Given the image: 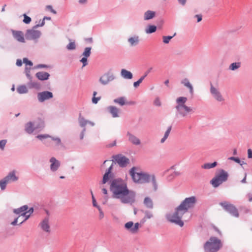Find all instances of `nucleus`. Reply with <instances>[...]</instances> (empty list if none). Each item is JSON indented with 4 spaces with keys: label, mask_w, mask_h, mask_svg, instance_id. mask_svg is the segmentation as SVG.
I'll use <instances>...</instances> for the list:
<instances>
[{
    "label": "nucleus",
    "mask_w": 252,
    "mask_h": 252,
    "mask_svg": "<svg viewBox=\"0 0 252 252\" xmlns=\"http://www.w3.org/2000/svg\"><path fill=\"white\" fill-rule=\"evenodd\" d=\"M80 62L83 63V67L85 66L87 64V58L84 57L80 60Z\"/></svg>",
    "instance_id": "3c124183"
},
{
    "label": "nucleus",
    "mask_w": 252,
    "mask_h": 252,
    "mask_svg": "<svg viewBox=\"0 0 252 252\" xmlns=\"http://www.w3.org/2000/svg\"><path fill=\"white\" fill-rule=\"evenodd\" d=\"M220 205L221 206L225 211L229 212L232 216L236 217L239 216L238 210L233 205L226 201L220 202Z\"/></svg>",
    "instance_id": "1a4fd4ad"
},
{
    "label": "nucleus",
    "mask_w": 252,
    "mask_h": 252,
    "mask_svg": "<svg viewBox=\"0 0 252 252\" xmlns=\"http://www.w3.org/2000/svg\"><path fill=\"white\" fill-rule=\"evenodd\" d=\"M196 201V199L194 196L186 198L178 206L179 210L186 213L189 209L192 208L194 206Z\"/></svg>",
    "instance_id": "6e6552de"
},
{
    "label": "nucleus",
    "mask_w": 252,
    "mask_h": 252,
    "mask_svg": "<svg viewBox=\"0 0 252 252\" xmlns=\"http://www.w3.org/2000/svg\"><path fill=\"white\" fill-rule=\"evenodd\" d=\"M217 165V162L215 161L213 163H206L201 166V167L203 169H208L214 168Z\"/></svg>",
    "instance_id": "c85d7f7f"
},
{
    "label": "nucleus",
    "mask_w": 252,
    "mask_h": 252,
    "mask_svg": "<svg viewBox=\"0 0 252 252\" xmlns=\"http://www.w3.org/2000/svg\"><path fill=\"white\" fill-rule=\"evenodd\" d=\"M241 66V63L240 62H236L230 64L229 66V69L231 70H235Z\"/></svg>",
    "instance_id": "7c9ffc66"
},
{
    "label": "nucleus",
    "mask_w": 252,
    "mask_h": 252,
    "mask_svg": "<svg viewBox=\"0 0 252 252\" xmlns=\"http://www.w3.org/2000/svg\"><path fill=\"white\" fill-rule=\"evenodd\" d=\"M110 190L114 198L119 199L123 203H132L135 201V193L129 190L126 183L120 179L113 180L110 185Z\"/></svg>",
    "instance_id": "f257e3e1"
},
{
    "label": "nucleus",
    "mask_w": 252,
    "mask_h": 252,
    "mask_svg": "<svg viewBox=\"0 0 252 252\" xmlns=\"http://www.w3.org/2000/svg\"><path fill=\"white\" fill-rule=\"evenodd\" d=\"M121 75L126 79H131L132 78V74L130 71L125 69H122Z\"/></svg>",
    "instance_id": "bb28decb"
},
{
    "label": "nucleus",
    "mask_w": 252,
    "mask_h": 252,
    "mask_svg": "<svg viewBox=\"0 0 252 252\" xmlns=\"http://www.w3.org/2000/svg\"><path fill=\"white\" fill-rule=\"evenodd\" d=\"M125 226L126 229L129 230L131 232V229L133 228V223L132 221L127 222L125 224Z\"/></svg>",
    "instance_id": "ea45409f"
},
{
    "label": "nucleus",
    "mask_w": 252,
    "mask_h": 252,
    "mask_svg": "<svg viewBox=\"0 0 252 252\" xmlns=\"http://www.w3.org/2000/svg\"><path fill=\"white\" fill-rule=\"evenodd\" d=\"M228 172L223 169L220 170L211 180L210 183L214 188H217L223 182H226L228 178Z\"/></svg>",
    "instance_id": "39448f33"
},
{
    "label": "nucleus",
    "mask_w": 252,
    "mask_h": 252,
    "mask_svg": "<svg viewBox=\"0 0 252 252\" xmlns=\"http://www.w3.org/2000/svg\"><path fill=\"white\" fill-rule=\"evenodd\" d=\"M182 83L186 87H188L189 89V91L191 94H193V87L189 82V80L187 78L184 79L182 81Z\"/></svg>",
    "instance_id": "cd10ccee"
},
{
    "label": "nucleus",
    "mask_w": 252,
    "mask_h": 252,
    "mask_svg": "<svg viewBox=\"0 0 252 252\" xmlns=\"http://www.w3.org/2000/svg\"><path fill=\"white\" fill-rule=\"evenodd\" d=\"M176 35V33L173 36H163V42L167 44L169 42L170 40Z\"/></svg>",
    "instance_id": "4c0bfd02"
},
{
    "label": "nucleus",
    "mask_w": 252,
    "mask_h": 252,
    "mask_svg": "<svg viewBox=\"0 0 252 252\" xmlns=\"http://www.w3.org/2000/svg\"><path fill=\"white\" fill-rule=\"evenodd\" d=\"M139 227V223L137 222V223H135L134 225H133V228L131 229V233H135L137 232Z\"/></svg>",
    "instance_id": "79ce46f5"
},
{
    "label": "nucleus",
    "mask_w": 252,
    "mask_h": 252,
    "mask_svg": "<svg viewBox=\"0 0 252 252\" xmlns=\"http://www.w3.org/2000/svg\"><path fill=\"white\" fill-rule=\"evenodd\" d=\"M195 16L197 19V22H199L202 20V15H196Z\"/></svg>",
    "instance_id": "0e129e2a"
},
{
    "label": "nucleus",
    "mask_w": 252,
    "mask_h": 252,
    "mask_svg": "<svg viewBox=\"0 0 252 252\" xmlns=\"http://www.w3.org/2000/svg\"><path fill=\"white\" fill-rule=\"evenodd\" d=\"M171 129V126H169L165 132L163 137L161 139V143H163L167 138Z\"/></svg>",
    "instance_id": "c9c22d12"
},
{
    "label": "nucleus",
    "mask_w": 252,
    "mask_h": 252,
    "mask_svg": "<svg viewBox=\"0 0 252 252\" xmlns=\"http://www.w3.org/2000/svg\"><path fill=\"white\" fill-rule=\"evenodd\" d=\"M53 96V94L48 91L42 92L38 93L37 94V98L40 102H43L46 100L52 98Z\"/></svg>",
    "instance_id": "4468645a"
},
{
    "label": "nucleus",
    "mask_w": 252,
    "mask_h": 252,
    "mask_svg": "<svg viewBox=\"0 0 252 252\" xmlns=\"http://www.w3.org/2000/svg\"><path fill=\"white\" fill-rule=\"evenodd\" d=\"M186 97H179L176 99L177 105L176 109H177L178 113L183 117L187 116L188 114L191 113L193 109L191 107H189L186 105L187 101Z\"/></svg>",
    "instance_id": "20e7f679"
},
{
    "label": "nucleus",
    "mask_w": 252,
    "mask_h": 252,
    "mask_svg": "<svg viewBox=\"0 0 252 252\" xmlns=\"http://www.w3.org/2000/svg\"><path fill=\"white\" fill-rule=\"evenodd\" d=\"M46 8L49 10L51 11V12L53 13L54 14H56V11L55 10H54L53 8H52V6H51V5H47L46 6Z\"/></svg>",
    "instance_id": "680f3d73"
},
{
    "label": "nucleus",
    "mask_w": 252,
    "mask_h": 252,
    "mask_svg": "<svg viewBox=\"0 0 252 252\" xmlns=\"http://www.w3.org/2000/svg\"><path fill=\"white\" fill-rule=\"evenodd\" d=\"M25 72H26V74L28 78H31L30 69L28 68V67H26V68H25Z\"/></svg>",
    "instance_id": "052dcab7"
},
{
    "label": "nucleus",
    "mask_w": 252,
    "mask_h": 252,
    "mask_svg": "<svg viewBox=\"0 0 252 252\" xmlns=\"http://www.w3.org/2000/svg\"><path fill=\"white\" fill-rule=\"evenodd\" d=\"M115 161L120 166H126L129 163V159L122 155H116L114 157Z\"/></svg>",
    "instance_id": "ddd939ff"
},
{
    "label": "nucleus",
    "mask_w": 252,
    "mask_h": 252,
    "mask_svg": "<svg viewBox=\"0 0 252 252\" xmlns=\"http://www.w3.org/2000/svg\"><path fill=\"white\" fill-rule=\"evenodd\" d=\"M210 92L213 97L218 101H222L224 98L221 94L220 91L213 85H211L210 88Z\"/></svg>",
    "instance_id": "2eb2a0df"
},
{
    "label": "nucleus",
    "mask_w": 252,
    "mask_h": 252,
    "mask_svg": "<svg viewBox=\"0 0 252 252\" xmlns=\"http://www.w3.org/2000/svg\"><path fill=\"white\" fill-rule=\"evenodd\" d=\"M184 214L185 213L179 210V208L178 207L174 213L167 214L166 215V218L170 222L175 223L180 226H183L184 222L181 220V218Z\"/></svg>",
    "instance_id": "423d86ee"
},
{
    "label": "nucleus",
    "mask_w": 252,
    "mask_h": 252,
    "mask_svg": "<svg viewBox=\"0 0 252 252\" xmlns=\"http://www.w3.org/2000/svg\"><path fill=\"white\" fill-rule=\"evenodd\" d=\"M28 209L29 207L27 205H24L19 208L14 210V213L19 214V216H21V218H24L22 221L20 222V224H21L28 220L31 215L33 213V209L32 208H31L29 210Z\"/></svg>",
    "instance_id": "0eeeda50"
},
{
    "label": "nucleus",
    "mask_w": 252,
    "mask_h": 252,
    "mask_svg": "<svg viewBox=\"0 0 252 252\" xmlns=\"http://www.w3.org/2000/svg\"><path fill=\"white\" fill-rule=\"evenodd\" d=\"M157 27L154 25H150L145 30V32L147 33H151L154 32L156 31Z\"/></svg>",
    "instance_id": "f704fd0d"
},
{
    "label": "nucleus",
    "mask_w": 252,
    "mask_h": 252,
    "mask_svg": "<svg viewBox=\"0 0 252 252\" xmlns=\"http://www.w3.org/2000/svg\"><path fill=\"white\" fill-rule=\"evenodd\" d=\"M91 193H92V199H93V206L97 208H98L100 207L99 206H98L97 204V203H96V200L95 199L94 197V196L93 195V193L92 192V191H91Z\"/></svg>",
    "instance_id": "49530a36"
},
{
    "label": "nucleus",
    "mask_w": 252,
    "mask_h": 252,
    "mask_svg": "<svg viewBox=\"0 0 252 252\" xmlns=\"http://www.w3.org/2000/svg\"><path fill=\"white\" fill-rule=\"evenodd\" d=\"M21 218V216H18L13 221H12L11 224L13 225H15L17 224L19 220Z\"/></svg>",
    "instance_id": "bf43d9fd"
},
{
    "label": "nucleus",
    "mask_w": 252,
    "mask_h": 252,
    "mask_svg": "<svg viewBox=\"0 0 252 252\" xmlns=\"http://www.w3.org/2000/svg\"><path fill=\"white\" fill-rule=\"evenodd\" d=\"M8 183L5 178L0 181V187L1 189L3 190L6 187V185Z\"/></svg>",
    "instance_id": "58836bf2"
},
{
    "label": "nucleus",
    "mask_w": 252,
    "mask_h": 252,
    "mask_svg": "<svg viewBox=\"0 0 252 252\" xmlns=\"http://www.w3.org/2000/svg\"><path fill=\"white\" fill-rule=\"evenodd\" d=\"M150 72V70L147 71L145 75L142 77H141V78L136 82H135L134 83H133V86L134 87H137L138 86H139L140 84L142 82V81L143 80V79L145 78V77L148 75V74L149 73V72Z\"/></svg>",
    "instance_id": "72a5a7b5"
},
{
    "label": "nucleus",
    "mask_w": 252,
    "mask_h": 252,
    "mask_svg": "<svg viewBox=\"0 0 252 252\" xmlns=\"http://www.w3.org/2000/svg\"><path fill=\"white\" fill-rule=\"evenodd\" d=\"M107 163L110 164V166H109L108 170L106 171V173H105V174L103 176V180H102V184H105L109 180V179L110 178V174L111 173V171L112 170V167L113 165V161H111V160H105L103 163L102 168H103L105 166V165Z\"/></svg>",
    "instance_id": "9b49d317"
},
{
    "label": "nucleus",
    "mask_w": 252,
    "mask_h": 252,
    "mask_svg": "<svg viewBox=\"0 0 252 252\" xmlns=\"http://www.w3.org/2000/svg\"><path fill=\"white\" fill-rule=\"evenodd\" d=\"M39 124L35 127H33L32 122L27 123L25 126L26 131L29 133H32L35 129L43 127L44 126V122L41 119H39Z\"/></svg>",
    "instance_id": "9d476101"
},
{
    "label": "nucleus",
    "mask_w": 252,
    "mask_h": 252,
    "mask_svg": "<svg viewBox=\"0 0 252 252\" xmlns=\"http://www.w3.org/2000/svg\"><path fill=\"white\" fill-rule=\"evenodd\" d=\"M23 63L26 64V65H29L30 66L32 65V63L31 61L28 60L27 58H24L23 59Z\"/></svg>",
    "instance_id": "603ef678"
},
{
    "label": "nucleus",
    "mask_w": 252,
    "mask_h": 252,
    "mask_svg": "<svg viewBox=\"0 0 252 252\" xmlns=\"http://www.w3.org/2000/svg\"><path fill=\"white\" fill-rule=\"evenodd\" d=\"M228 159L230 160H233L238 163H240V162H241L240 159L238 158L232 157L229 158Z\"/></svg>",
    "instance_id": "5fc2aeb1"
},
{
    "label": "nucleus",
    "mask_w": 252,
    "mask_h": 252,
    "mask_svg": "<svg viewBox=\"0 0 252 252\" xmlns=\"http://www.w3.org/2000/svg\"><path fill=\"white\" fill-rule=\"evenodd\" d=\"M127 136L128 137L129 141L131 142L132 144L135 145H139L140 144L141 142L140 139L136 136L129 133H127Z\"/></svg>",
    "instance_id": "412c9836"
},
{
    "label": "nucleus",
    "mask_w": 252,
    "mask_h": 252,
    "mask_svg": "<svg viewBox=\"0 0 252 252\" xmlns=\"http://www.w3.org/2000/svg\"><path fill=\"white\" fill-rule=\"evenodd\" d=\"M96 94H97V93L96 92H94V93H93L94 97H93V98L92 99V101L94 104H96L98 102V100L100 98V97H95V95H96Z\"/></svg>",
    "instance_id": "a18cd8bd"
},
{
    "label": "nucleus",
    "mask_w": 252,
    "mask_h": 252,
    "mask_svg": "<svg viewBox=\"0 0 252 252\" xmlns=\"http://www.w3.org/2000/svg\"><path fill=\"white\" fill-rule=\"evenodd\" d=\"M40 35L41 33L40 31L32 29L27 31L26 37L27 39L34 40L39 38Z\"/></svg>",
    "instance_id": "f8f14e48"
},
{
    "label": "nucleus",
    "mask_w": 252,
    "mask_h": 252,
    "mask_svg": "<svg viewBox=\"0 0 252 252\" xmlns=\"http://www.w3.org/2000/svg\"><path fill=\"white\" fill-rule=\"evenodd\" d=\"M153 217V215L151 212H145V216L144 218L143 222L145 221L147 219H150Z\"/></svg>",
    "instance_id": "c03bdc74"
},
{
    "label": "nucleus",
    "mask_w": 252,
    "mask_h": 252,
    "mask_svg": "<svg viewBox=\"0 0 252 252\" xmlns=\"http://www.w3.org/2000/svg\"><path fill=\"white\" fill-rule=\"evenodd\" d=\"M4 178L8 183L15 182L17 181L18 179V177L15 175V171L10 172Z\"/></svg>",
    "instance_id": "4be33fe9"
},
{
    "label": "nucleus",
    "mask_w": 252,
    "mask_h": 252,
    "mask_svg": "<svg viewBox=\"0 0 252 252\" xmlns=\"http://www.w3.org/2000/svg\"><path fill=\"white\" fill-rule=\"evenodd\" d=\"M23 16H24V19H23L24 23L28 24H29L31 22V18L30 17L28 16L26 14H24L23 15Z\"/></svg>",
    "instance_id": "37998d69"
},
{
    "label": "nucleus",
    "mask_w": 252,
    "mask_h": 252,
    "mask_svg": "<svg viewBox=\"0 0 252 252\" xmlns=\"http://www.w3.org/2000/svg\"><path fill=\"white\" fill-rule=\"evenodd\" d=\"M223 246L221 240L216 237H211L204 245L205 252H217Z\"/></svg>",
    "instance_id": "7ed1b4c3"
},
{
    "label": "nucleus",
    "mask_w": 252,
    "mask_h": 252,
    "mask_svg": "<svg viewBox=\"0 0 252 252\" xmlns=\"http://www.w3.org/2000/svg\"><path fill=\"white\" fill-rule=\"evenodd\" d=\"M178 1L182 5H184L186 2V0H178Z\"/></svg>",
    "instance_id": "774afa93"
},
{
    "label": "nucleus",
    "mask_w": 252,
    "mask_h": 252,
    "mask_svg": "<svg viewBox=\"0 0 252 252\" xmlns=\"http://www.w3.org/2000/svg\"><path fill=\"white\" fill-rule=\"evenodd\" d=\"M248 157L249 158H252V150L251 149L248 150Z\"/></svg>",
    "instance_id": "e2e57ef3"
},
{
    "label": "nucleus",
    "mask_w": 252,
    "mask_h": 252,
    "mask_svg": "<svg viewBox=\"0 0 252 252\" xmlns=\"http://www.w3.org/2000/svg\"><path fill=\"white\" fill-rule=\"evenodd\" d=\"M22 64V62L21 60H17L16 61V65L20 66Z\"/></svg>",
    "instance_id": "69168bd1"
},
{
    "label": "nucleus",
    "mask_w": 252,
    "mask_h": 252,
    "mask_svg": "<svg viewBox=\"0 0 252 252\" xmlns=\"http://www.w3.org/2000/svg\"><path fill=\"white\" fill-rule=\"evenodd\" d=\"M99 211V219L102 220L104 218V213L100 207L97 208Z\"/></svg>",
    "instance_id": "09e8293b"
},
{
    "label": "nucleus",
    "mask_w": 252,
    "mask_h": 252,
    "mask_svg": "<svg viewBox=\"0 0 252 252\" xmlns=\"http://www.w3.org/2000/svg\"><path fill=\"white\" fill-rule=\"evenodd\" d=\"M154 104L156 106H159L161 105V102L159 98H156L154 101Z\"/></svg>",
    "instance_id": "13d9d810"
},
{
    "label": "nucleus",
    "mask_w": 252,
    "mask_h": 252,
    "mask_svg": "<svg viewBox=\"0 0 252 252\" xmlns=\"http://www.w3.org/2000/svg\"><path fill=\"white\" fill-rule=\"evenodd\" d=\"M68 50H74L76 48L75 43L74 42H70L66 46Z\"/></svg>",
    "instance_id": "a19ab883"
},
{
    "label": "nucleus",
    "mask_w": 252,
    "mask_h": 252,
    "mask_svg": "<svg viewBox=\"0 0 252 252\" xmlns=\"http://www.w3.org/2000/svg\"><path fill=\"white\" fill-rule=\"evenodd\" d=\"M114 102L115 103L119 104L121 106H123L125 104L130 105V104H134V102H132V101H130V102L126 101V100L125 97H120L117 98L116 99H115L114 100Z\"/></svg>",
    "instance_id": "aec40b11"
},
{
    "label": "nucleus",
    "mask_w": 252,
    "mask_h": 252,
    "mask_svg": "<svg viewBox=\"0 0 252 252\" xmlns=\"http://www.w3.org/2000/svg\"><path fill=\"white\" fill-rule=\"evenodd\" d=\"M91 47H87V48H86L85 49V50H84V52L83 53L82 55L84 57L88 58L89 57H90V56L91 55Z\"/></svg>",
    "instance_id": "e433bc0d"
},
{
    "label": "nucleus",
    "mask_w": 252,
    "mask_h": 252,
    "mask_svg": "<svg viewBox=\"0 0 252 252\" xmlns=\"http://www.w3.org/2000/svg\"><path fill=\"white\" fill-rule=\"evenodd\" d=\"M80 125L81 126H85L89 122L85 120L84 119H81L80 120Z\"/></svg>",
    "instance_id": "8fccbe9b"
},
{
    "label": "nucleus",
    "mask_w": 252,
    "mask_h": 252,
    "mask_svg": "<svg viewBox=\"0 0 252 252\" xmlns=\"http://www.w3.org/2000/svg\"><path fill=\"white\" fill-rule=\"evenodd\" d=\"M48 137H51L48 134H41L37 136V138L40 140H42V139L47 138Z\"/></svg>",
    "instance_id": "de8ad7c7"
},
{
    "label": "nucleus",
    "mask_w": 252,
    "mask_h": 252,
    "mask_svg": "<svg viewBox=\"0 0 252 252\" xmlns=\"http://www.w3.org/2000/svg\"><path fill=\"white\" fill-rule=\"evenodd\" d=\"M128 41L131 46H134L138 43L139 39L138 37L135 36L129 38Z\"/></svg>",
    "instance_id": "2f4dec72"
},
{
    "label": "nucleus",
    "mask_w": 252,
    "mask_h": 252,
    "mask_svg": "<svg viewBox=\"0 0 252 252\" xmlns=\"http://www.w3.org/2000/svg\"><path fill=\"white\" fill-rule=\"evenodd\" d=\"M169 172V175H168L167 179L168 180L170 181L173 179L175 177L180 175V173L178 171H173L172 169L168 170Z\"/></svg>",
    "instance_id": "393cba45"
},
{
    "label": "nucleus",
    "mask_w": 252,
    "mask_h": 252,
    "mask_svg": "<svg viewBox=\"0 0 252 252\" xmlns=\"http://www.w3.org/2000/svg\"><path fill=\"white\" fill-rule=\"evenodd\" d=\"M129 174L135 183L144 184L151 182L153 190L156 191L157 189L158 185L155 175L142 171L135 167L130 169Z\"/></svg>",
    "instance_id": "f03ea898"
},
{
    "label": "nucleus",
    "mask_w": 252,
    "mask_h": 252,
    "mask_svg": "<svg viewBox=\"0 0 252 252\" xmlns=\"http://www.w3.org/2000/svg\"><path fill=\"white\" fill-rule=\"evenodd\" d=\"M17 91L19 94H25L28 92V89L26 86L22 85L17 88Z\"/></svg>",
    "instance_id": "473e14b6"
},
{
    "label": "nucleus",
    "mask_w": 252,
    "mask_h": 252,
    "mask_svg": "<svg viewBox=\"0 0 252 252\" xmlns=\"http://www.w3.org/2000/svg\"><path fill=\"white\" fill-rule=\"evenodd\" d=\"M50 19H51V18H50V17H45L43 18V19L42 20V22H41V25H36L35 26H34V28H36V27H39V26H43L44 25V24H45V22H44V20H45V19L50 20Z\"/></svg>",
    "instance_id": "6e6d98bb"
},
{
    "label": "nucleus",
    "mask_w": 252,
    "mask_h": 252,
    "mask_svg": "<svg viewBox=\"0 0 252 252\" xmlns=\"http://www.w3.org/2000/svg\"><path fill=\"white\" fill-rule=\"evenodd\" d=\"M155 12L151 10H148L144 13V20H148L151 19L155 16Z\"/></svg>",
    "instance_id": "a878e982"
},
{
    "label": "nucleus",
    "mask_w": 252,
    "mask_h": 252,
    "mask_svg": "<svg viewBox=\"0 0 252 252\" xmlns=\"http://www.w3.org/2000/svg\"><path fill=\"white\" fill-rule=\"evenodd\" d=\"M144 203L145 205L149 208H153V204L152 199L148 197H146L144 200Z\"/></svg>",
    "instance_id": "c756f323"
},
{
    "label": "nucleus",
    "mask_w": 252,
    "mask_h": 252,
    "mask_svg": "<svg viewBox=\"0 0 252 252\" xmlns=\"http://www.w3.org/2000/svg\"><path fill=\"white\" fill-rule=\"evenodd\" d=\"M40 226L41 229L45 232L48 233L50 232V226L49 223V219L48 218H45L41 222Z\"/></svg>",
    "instance_id": "6ab92c4d"
},
{
    "label": "nucleus",
    "mask_w": 252,
    "mask_h": 252,
    "mask_svg": "<svg viewBox=\"0 0 252 252\" xmlns=\"http://www.w3.org/2000/svg\"><path fill=\"white\" fill-rule=\"evenodd\" d=\"M51 162L50 169L52 171H56L58 170L60 166V162L57 160L55 158L52 157L50 159Z\"/></svg>",
    "instance_id": "a211bd4d"
},
{
    "label": "nucleus",
    "mask_w": 252,
    "mask_h": 252,
    "mask_svg": "<svg viewBox=\"0 0 252 252\" xmlns=\"http://www.w3.org/2000/svg\"><path fill=\"white\" fill-rule=\"evenodd\" d=\"M52 140L54 141L56 145H59L61 143V140L58 137H52Z\"/></svg>",
    "instance_id": "864d4df0"
},
{
    "label": "nucleus",
    "mask_w": 252,
    "mask_h": 252,
    "mask_svg": "<svg viewBox=\"0 0 252 252\" xmlns=\"http://www.w3.org/2000/svg\"><path fill=\"white\" fill-rule=\"evenodd\" d=\"M37 67L38 68H47L48 66L46 64H38Z\"/></svg>",
    "instance_id": "338daca9"
},
{
    "label": "nucleus",
    "mask_w": 252,
    "mask_h": 252,
    "mask_svg": "<svg viewBox=\"0 0 252 252\" xmlns=\"http://www.w3.org/2000/svg\"><path fill=\"white\" fill-rule=\"evenodd\" d=\"M14 37L19 42H25L23 32L21 31H12V32Z\"/></svg>",
    "instance_id": "f3484780"
},
{
    "label": "nucleus",
    "mask_w": 252,
    "mask_h": 252,
    "mask_svg": "<svg viewBox=\"0 0 252 252\" xmlns=\"http://www.w3.org/2000/svg\"><path fill=\"white\" fill-rule=\"evenodd\" d=\"M6 141L5 140H2L0 141V148L3 149L6 144Z\"/></svg>",
    "instance_id": "4d7b16f0"
},
{
    "label": "nucleus",
    "mask_w": 252,
    "mask_h": 252,
    "mask_svg": "<svg viewBox=\"0 0 252 252\" xmlns=\"http://www.w3.org/2000/svg\"><path fill=\"white\" fill-rule=\"evenodd\" d=\"M108 110L111 114L113 117L116 118L119 117V109L115 106H109L108 107Z\"/></svg>",
    "instance_id": "b1692460"
},
{
    "label": "nucleus",
    "mask_w": 252,
    "mask_h": 252,
    "mask_svg": "<svg viewBox=\"0 0 252 252\" xmlns=\"http://www.w3.org/2000/svg\"><path fill=\"white\" fill-rule=\"evenodd\" d=\"M114 76L110 73H106L102 75L99 79L100 82L103 85H106L114 80Z\"/></svg>",
    "instance_id": "dca6fc26"
},
{
    "label": "nucleus",
    "mask_w": 252,
    "mask_h": 252,
    "mask_svg": "<svg viewBox=\"0 0 252 252\" xmlns=\"http://www.w3.org/2000/svg\"><path fill=\"white\" fill-rule=\"evenodd\" d=\"M35 75L39 80L42 81L47 80L50 76L48 73L43 71L37 72Z\"/></svg>",
    "instance_id": "5701e85b"
}]
</instances>
